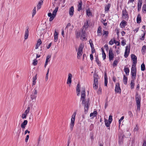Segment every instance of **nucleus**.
<instances>
[{
	"instance_id": "f257e3e1",
	"label": "nucleus",
	"mask_w": 146,
	"mask_h": 146,
	"mask_svg": "<svg viewBox=\"0 0 146 146\" xmlns=\"http://www.w3.org/2000/svg\"><path fill=\"white\" fill-rule=\"evenodd\" d=\"M85 89L84 87L82 88L81 92V99L82 101V104L83 105H84V112L85 113L87 112L90 104L89 103V99H88L86 101L85 98Z\"/></svg>"
},
{
	"instance_id": "f03ea898",
	"label": "nucleus",
	"mask_w": 146,
	"mask_h": 146,
	"mask_svg": "<svg viewBox=\"0 0 146 146\" xmlns=\"http://www.w3.org/2000/svg\"><path fill=\"white\" fill-rule=\"evenodd\" d=\"M76 114V112H74L72 114L71 119V122L70 123V127L71 130H72L75 123V117Z\"/></svg>"
},
{
	"instance_id": "7ed1b4c3",
	"label": "nucleus",
	"mask_w": 146,
	"mask_h": 146,
	"mask_svg": "<svg viewBox=\"0 0 146 146\" xmlns=\"http://www.w3.org/2000/svg\"><path fill=\"white\" fill-rule=\"evenodd\" d=\"M98 76L96 75H94V83L93 84V87L94 89H97L98 88V80L97 78Z\"/></svg>"
},
{
	"instance_id": "20e7f679",
	"label": "nucleus",
	"mask_w": 146,
	"mask_h": 146,
	"mask_svg": "<svg viewBox=\"0 0 146 146\" xmlns=\"http://www.w3.org/2000/svg\"><path fill=\"white\" fill-rule=\"evenodd\" d=\"M84 46L81 44L79 46L78 51L77 52V58L80 59V57L82 56L83 53V48Z\"/></svg>"
},
{
	"instance_id": "39448f33",
	"label": "nucleus",
	"mask_w": 146,
	"mask_h": 146,
	"mask_svg": "<svg viewBox=\"0 0 146 146\" xmlns=\"http://www.w3.org/2000/svg\"><path fill=\"white\" fill-rule=\"evenodd\" d=\"M131 59L133 60V64L132 65H136L137 63V57L134 54H131Z\"/></svg>"
},
{
	"instance_id": "423d86ee",
	"label": "nucleus",
	"mask_w": 146,
	"mask_h": 146,
	"mask_svg": "<svg viewBox=\"0 0 146 146\" xmlns=\"http://www.w3.org/2000/svg\"><path fill=\"white\" fill-rule=\"evenodd\" d=\"M122 15L123 18L125 19H127L128 18V15L126 9L123 10L122 12Z\"/></svg>"
},
{
	"instance_id": "0eeeda50",
	"label": "nucleus",
	"mask_w": 146,
	"mask_h": 146,
	"mask_svg": "<svg viewBox=\"0 0 146 146\" xmlns=\"http://www.w3.org/2000/svg\"><path fill=\"white\" fill-rule=\"evenodd\" d=\"M130 47L127 46L126 47L125 51L124 53V56L125 58H127L130 52Z\"/></svg>"
},
{
	"instance_id": "6e6552de",
	"label": "nucleus",
	"mask_w": 146,
	"mask_h": 146,
	"mask_svg": "<svg viewBox=\"0 0 146 146\" xmlns=\"http://www.w3.org/2000/svg\"><path fill=\"white\" fill-rule=\"evenodd\" d=\"M29 110L30 107H28L27 108V110H25L24 113L22 114V119H24L26 118L27 114L29 113Z\"/></svg>"
},
{
	"instance_id": "1a4fd4ad",
	"label": "nucleus",
	"mask_w": 146,
	"mask_h": 146,
	"mask_svg": "<svg viewBox=\"0 0 146 146\" xmlns=\"http://www.w3.org/2000/svg\"><path fill=\"white\" fill-rule=\"evenodd\" d=\"M86 29H83V28L82 29V30L81 32V39H83V40H85L86 39V33L85 31Z\"/></svg>"
},
{
	"instance_id": "9d476101",
	"label": "nucleus",
	"mask_w": 146,
	"mask_h": 146,
	"mask_svg": "<svg viewBox=\"0 0 146 146\" xmlns=\"http://www.w3.org/2000/svg\"><path fill=\"white\" fill-rule=\"evenodd\" d=\"M135 99L137 104H141V98L137 93L136 94Z\"/></svg>"
},
{
	"instance_id": "9b49d317",
	"label": "nucleus",
	"mask_w": 146,
	"mask_h": 146,
	"mask_svg": "<svg viewBox=\"0 0 146 146\" xmlns=\"http://www.w3.org/2000/svg\"><path fill=\"white\" fill-rule=\"evenodd\" d=\"M115 91L118 93H120L121 92V89L119 87V83H117L115 85Z\"/></svg>"
},
{
	"instance_id": "f8f14e48",
	"label": "nucleus",
	"mask_w": 146,
	"mask_h": 146,
	"mask_svg": "<svg viewBox=\"0 0 146 146\" xmlns=\"http://www.w3.org/2000/svg\"><path fill=\"white\" fill-rule=\"evenodd\" d=\"M72 75L71 74L69 73L68 74V78L67 80V84H71L72 83Z\"/></svg>"
},
{
	"instance_id": "ddd939ff",
	"label": "nucleus",
	"mask_w": 146,
	"mask_h": 146,
	"mask_svg": "<svg viewBox=\"0 0 146 146\" xmlns=\"http://www.w3.org/2000/svg\"><path fill=\"white\" fill-rule=\"evenodd\" d=\"M114 54L112 52V50L111 49H110L109 52V57L110 60L113 59L114 57Z\"/></svg>"
},
{
	"instance_id": "4468645a",
	"label": "nucleus",
	"mask_w": 146,
	"mask_h": 146,
	"mask_svg": "<svg viewBox=\"0 0 146 146\" xmlns=\"http://www.w3.org/2000/svg\"><path fill=\"white\" fill-rule=\"evenodd\" d=\"M74 8L73 6H71V7L70 8L69 11V15L71 17H72L74 13Z\"/></svg>"
},
{
	"instance_id": "2eb2a0df",
	"label": "nucleus",
	"mask_w": 146,
	"mask_h": 146,
	"mask_svg": "<svg viewBox=\"0 0 146 146\" xmlns=\"http://www.w3.org/2000/svg\"><path fill=\"white\" fill-rule=\"evenodd\" d=\"M51 57V55H48L47 56L44 66V67L45 68L46 67V66L48 64V62L50 61V60H49V59Z\"/></svg>"
},
{
	"instance_id": "dca6fc26",
	"label": "nucleus",
	"mask_w": 146,
	"mask_h": 146,
	"mask_svg": "<svg viewBox=\"0 0 146 146\" xmlns=\"http://www.w3.org/2000/svg\"><path fill=\"white\" fill-rule=\"evenodd\" d=\"M127 22L124 20H123L120 24L121 28H124L126 25Z\"/></svg>"
},
{
	"instance_id": "f3484780",
	"label": "nucleus",
	"mask_w": 146,
	"mask_h": 146,
	"mask_svg": "<svg viewBox=\"0 0 146 146\" xmlns=\"http://www.w3.org/2000/svg\"><path fill=\"white\" fill-rule=\"evenodd\" d=\"M135 65H132L131 68V73H136V68Z\"/></svg>"
},
{
	"instance_id": "a211bd4d",
	"label": "nucleus",
	"mask_w": 146,
	"mask_h": 146,
	"mask_svg": "<svg viewBox=\"0 0 146 146\" xmlns=\"http://www.w3.org/2000/svg\"><path fill=\"white\" fill-rule=\"evenodd\" d=\"M28 123V121L27 120H25L22 123L21 127L22 128H25V127L26 125H27Z\"/></svg>"
},
{
	"instance_id": "6ab92c4d",
	"label": "nucleus",
	"mask_w": 146,
	"mask_h": 146,
	"mask_svg": "<svg viewBox=\"0 0 146 146\" xmlns=\"http://www.w3.org/2000/svg\"><path fill=\"white\" fill-rule=\"evenodd\" d=\"M58 35V33L55 30L54 33V41L55 42H56L57 41Z\"/></svg>"
},
{
	"instance_id": "aec40b11",
	"label": "nucleus",
	"mask_w": 146,
	"mask_h": 146,
	"mask_svg": "<svg viewBox=\"0 0 146 146\" xmlns=\"http://www.w3.org/2000/svg\"><path fill=\"white\" fill-rule=\"evenodd\" d=\"M29 36V31L28 28H27L25 31L24 36V38L25 40H26L28 38Z\"/></svg>"
},
{
	"instance_id": "412c9836",
	"label": "nucleus",
	"mask_w": 146,
	"mask_h": 146,
	"mask_svg": "<svg viewBox=\"0 0 146 146\" xmlns=\"http://www.w3.org/2000/svg\"><path fill=\"white\" fill-rule=\"evenodd\" d=\"M43 1L42 0H40L37 5V8L38 9H40L41 7V5H42Z\"/></svg>"
},
{
	"instance_id": "4be33fe9",
	"label": "nucleus",
	"mask_w": 146,
	"mask_h": 146,
	"mask_svg": "<svg viewBox=\"0 0 146 146\" xmlns=\"http://www.w3.org/2000/svg\"><path fill=\"white\" fill-rule=\"evenodd\" d=\"M142 2L141 1H139L138 3L137 9L138 11L139 10L141 7Z\"/></svg>"
},
{
	"instance_id": "5701e85b",
	"label": "nucleus",
	"mask_w": 146,
	"mask_h": 146,
	"mask_svg": "<svg viewBox=\"0 0 146 146\" xmlns=\"http://www.w3.org/2000/svg\"><path fill=\"white\" fill-rule=\"evenodd\" d=\"M104 122L105 124V125L107 127H108L110 126V123L111 122H110L107 119H104Z\"/></svg>"
},
{
	"instance_id": "b1692460",
	"label": "nucleus",
	"mask_w": 146,
	"mask_h": 146,
	"mask_svg": "<svg viewBox=\"0 0 146 146\" xmlns=\"http://www.w3.org/2000/svg\"><path fill=\"white\" fill-rule=\"evenodd\" d=\"M97 33L98 36H101L102 35L101 28L100 27H99L98 28Z\"/></svg>"
},
{
	"instance_id": "393cba45",
	"label": "nucleus",
	"mask_w": 146,
	"mask_h": 146,
	"mask_svg": "<svg viewBox=\"0 0 146 146\" xmlns=\"http://www.w3.org/2000/svg\"><path fill=\"white\" fill-rule=\"evenodd\" d=\"M141 22V18L139 14H138L137 18V23H139Z\"/></svg>"
},
{
	"instance_id": "a878e982",
	"label": "nucleus",
	"mask_w": 146,
	"mask_h": 146,
	"mask_svg": "<svg viewBox=\"0 0 146 146\" xmlns=\"http://www.w3.org/2000/svg\"><path fill=\"white\" fill-rule=\"evenodd\" d=\"M88 21L87 20H86V22L84 23V24L83 26V28L85 29H86L88 27Z\"/></svg>"
},
{
	"instance_id": "bb28decb",
	"label": "nucleus",
	"mask_w": 146,
	"mask_h": 146,
	"mask_svg": "<svg viewBox=\"0 0 146 146\" xmlns=\"http://www.w3.org/2000/svg\"><path fill=\"white\" fill-rule=\"evenodd\" d=\"M37 79L36 75L34 76L33 78L32 85H34L36 84V80Z\"/></svg>"
},
{
	"instance_id": "cd10ccee",
	"label": "nucleus",
	"mask_w": 146,
	"mask_h": 146,
	"mask_svg": "<svg viewBox=\"0 0 146 146\" xmlns=\"http://www.w3.org/2000/svg\"><path fill=\"white\" fill-rule=\"evenodd\" d=\"M97 112L96 111H94L93 113H91L90 114V116L92 117H94L95 116H96L97 115Z\"/></svg>"
},
{
	"instance_id": "c85d7f7f",
	"label": "nucleus",
	"mask_w": 146,
	"mask_h": 146,
	"mask_svg": "<svg viewBox=\"0 0 146 146\" xmlns=\"http://www.w3.org/2000/svg\"><path fill=\"white\" fill-rule=\"evenodd\" d=\"M127 77H126L125 75L123 76V82L125 84H126L127 83Z\"/></svg>"
},
{
	"instance_id": "c756f323",
	"label": "nucleus",
	"mask_w": 146,
	"mask_h": 146,
	"mask_svg": "<svg viewBox=\"0 0 146 146\" xmlns=\"http://www.w3.org/2000/svg\"><path fill=\"white\" fill-rule=\"evenodd\" d=\"M134 80H132L131 81L130 85L131 88V89H133L134 88V86L135 85Z\"/></svg>"
},
{
	"instance_id": "7c9ffc66",
	"label": "nucleus",
	"mask_w": 146,
	"mask_h": 146,
	"mask_svg": "<svg viewBox=\"0 0 146 146\" xmlns=\"http://www.w3.org/2000/svg\"><path fill=\"white\" fill-rule=\"evenodd\" d=\"M58 7L55 8V9L54 10L52 13V15L55 16L56 15V13L58 11Z\"/></svg>"
},
{
	"instance_id": "2f4dec72",
	"label": "nucleus",
	"mask_w": 146,
	"mask_h": 146,
	"mask_svg": "<svg viewBox=\"0 0 146 146\" xmlns=\"http://www.w3.org/2000/svg\"><path fill=\"white\" fill-rule=\"evenodd\" d=\"M124 71L125 74L127 75H129V70L128 68H125L124 69Z\"/></svg>"
},
{
	"instance_id": "473e14b6",
	"label": "nucleus",
	"mask_w": 146,
	"mask_h": 146,
	"mask_svg": "<svg viewBox=\"0 0 146 146\" xmlns=\"http://www.w3.org/2000/svg\"><path fill=\"white\" fill-rule=\"evenodd\" d=\"M132 79L133 80H135L136 76V73H131Z\"/></svg>"
},
{
	"instance_id": "72a5a7b5",
	"label": "nucleus",
	"mask_w": 146,
	"mask_h": 146,
	"mask_svg": "<svg viewBox=\"0 0 146 146\" xmlns=\"http://www.w3.org/2000/svg\"><path fill=\"white\" fill-rule=\"evenodd\" d=\"M86 11L87 15L88 16H90L92 15V13L89 9L86 10Z\"/></svg>"
},
{
	"instance_id": "f704fd0d",
	"label": "nucleus",
	"mask_w": 146,
	"mask_h": 146,
	"mask_svg": "<svg viewBox=\"0 0 146 146\" xmlns=\"http://www.w3.org/2000/svg\"><path fill=\"white\" fill-rule=\"evenodd\" d=\"M108 33L109 32L108 31L103 30L102 35L103 36L105 35V36H108Z\"/></svg>"
},
{
	"instance_id": "c9c22d12",
	"label": "nucleus",
	"mask_w": 146,
	"mask_h": 146,
	"mask_svg": "<svg viewBox=\"0 0 146 146\" xmlns=\"http://www.w3.org/2000/svg\"><path fill=\"white\" fill-rule=\"evenodd\" d=\"M105 81H104V84H105V86H107V84H108V81L107 80V78L106 75L105 74Z\"/></svg>"
},
{
	"instance_id": "e433bc0d",
	"label": "nucleus",
	"mask_w": 146,
	"mask_h": 146,
	"mask_svg": "<svg viewBox=\"0 0 146 146\" xmlns=\"http://www.w3.org/2000/svg\"><path fill=\"white\" fill-rule=\"evenodd\" d=\"M145 65L144 63H143L141 65V70L142 71H144L145 70Z\"/></svg>"
},
{
	"instance_id": "4c0bfd02",
	"label": "nucleus",
	"mask_w": 146,
	"mask_h": 146,
	"mask_svg": "<svg viewBox=\"0 0 146 146\" xmlns=\"http://www.w3.org/2000/svg\"><path fill=\"white\" fill-rule=\"evenodd\" d=\"M118 62V61L117 60H114L113 63V67H115L117 66V65Z\"/></svg>"
},
{
	"instance_id": "58836bf2",
	"label": "nucleus",
	"mask_w": 146,
	"mask_h": 146,
	"mask_svg": "<svg viewBox=\"0 0 146 146\" xmlns=\"http://www.w3.org/2000/svg\"><path fill=\"white\" fill-rule=\"evenodd\" d=\"M110 7V4H108L105 7V11H109V9Z\"/></svg>"
},
{
	"instance_id": "ea45409f",
	"label": "nucleus",
	"mask_w": 146,
	"mask_h": 146,
	"mask_svg": "<svg viewBox=\"0 0 146 146\" xmlns=\"http://www.w3.org/2000/svg\"><path fill=\"white\" fill-rule=\"evenodd\" d=\"M89 42L90 44V45L91 47V48L92 49V48H94V45L92 43V41L90 39L89 40Z\"/></svg>"
},
{
	"instance_id": "a19ab883",
	"label": "nucleus",
	"mask_w": 146,
	"mask_h": 146,
	"mask_svg": "<svg viewBox=\"0 0 146 146\" xmlns=\"http://www.w3.org/2000/svg\"><path fill=\"white\" fill-rule=\"evenodd\" d=\"M82 9V2L79 3L78 5V10L80 11Z\"/></svg>"
},
{
	"instance_id": "79ce46f5",
	"label": "nucleus",
	"mask_w": 146,
	"mask_h": 146,
	"mask_svg": "<svg viewBox=\"0 0 146 146\" xmlns=\"http://www.w3.org/2000/svg\"><path fill=\"white\" fill-rule=\"evenodd\" d=\"M32 94L35 95H36L37 94V90L35 88L33 91L32 92Z\"/></svg>"
},
{
	"instance_id": "37998d69",
	"label": "nucleus",
	"mask_w": 146,
	"mask_h": 146,
	"mask_svg": "<svg viewBox=\"0 0 146 146\" xmlns=\"http://www.w3.org/2000/svg\"><path fill=\"white\" fill-rule=\"evenodd\" d=\"M31 100H33L34 99H35L36 98V96H35V95L32 94L31 95Z\"/></svg>"
},
{
	"instance_id": "c03bdc74",
	"label": "nucleus",
	"mask_w": 146,
	"mask_h": 146,
	"mask_svg": "<svg viewBox=\"0 0 146 146\" xmlns=\"http://www.w3.org/2000/svg\"><path fill=\"white\" fill-rule=\"evenodd\" d=\"M138 129H139V127L137 126V125H136L135 127L134 128V129L133 131L135 132H136V131H138Z\"/></svg>"
},
{
	"instance_id": "a18cd8bd",
	"label": "nucleus",
	"mask_w": 146,
	"mask_h": 146,
	"mask_svg": "<svg viewBox=\"0 0 146 146\" xmlns=\"http://www.w3.org/2000/svg\"><path fill=\"white\" fill-rule=\"evenodd\" d=\"M76 37L77 38H79L81 36V33L79 32H76Z\"/></svg>"
},
{
	"instance_id": "49530a36",
	"label": "nucleus",
	"mask_w": 146,
	"mask_h": 146,
	"mask_svg": "<svg viewBox=\"0 0 146 146\" xmlns=\"http://www.w3.org/2000/svg\"><path fill=\"white\" fill-rule=\"evenodd\" d=\"M37 63V60L36 59H35L33 61V64L35 66L36 65Z\"/></svg>"
},
{
	"instance_id": "de8ad7c7",
	"label": "nucleus",
	"mask_w": 146,
	"mask_h": 146,
	"mask_svg": "<svg viewBox=\"0 0 146 146\" xmlns=\"http://www.w3.org/2000/svg\"><path fill=\"white\" fill-rule=\"evenodd\" d=\"M143 12H144L145 13H146V5H143Z\"/></svg>"
},
{
	"instance_id": "09e8293b",
	"label": "nucleus",
	"mask_w": 146,
	"mask_h": 146,
	"mask_svg": "<svg viewBox=\"0 0 146 146\" xmlns=\"http://www.w3.org/2000/svg\"><path fill=\"white\" fill-rule=\"evenodd\" d=\"M42 43V41L40 39H39L37 41L36 44L40 45Z\"/></svg>"
},
{
	"instance_id": "8fccbe9b",
	"label": "nucleus",
	"mask_w": 146,
	"mask_h": 146,
	"mask_svg": "<svg viewBox=\"0 0 146 146\" xmlns=\"http://www.w3.org/2000/svg\"><path fill=\"white\" fill-rule=\"evenodd\" d=\"M76 91H80V86L79 84H78L77 85Z\"/></svg>"
},
{
	"instance_id": "3c124183",
	"label": "nucleus",
	"mask_w": 146,
	"mask_h": 146,
	"mask_svg": "<svg viewBox=\"0 0 146 146\" xmlns=\"http://www.w3.org/2000/svg\"><path fill=\"white\" fill-rule=\"evenodd\" d=\"M110 122H111L112 120V116L111 115H110L109 116V119L108 120Z\"/></svg>"
},
{
	"instance_id": "603ef678",
	"label": "nucleus",
	"mask_w": 146,
	"mask_h": 146,
	"mask_svg": "<svg viewBox=\"0 0 146 146\" xmlns=\"http://www.w3.org/2000/svg\"><path fill=\"white\" fill-rule=\"evenodd\" d=\"M55 17V16H54L52 15V16H51V17H50V19H49V21H52Z\"/></svg>"
},
{
	"instance_id": "864d4df0",
	"label": "nucleus",
	"mask_w": 146,
	"mask_h": 146,
	"mask_svg": "<svg viewBox=\"0 0 146 146\" xmlns=\"http://www.w3.org/2000/svg\"><path fill=\"white\" fill-rule=\"evenodd\" d=\"M124 118V116H122V117H121V118L119 120V125H120L121 124V122L123 119Z\"/></svg>"
},
{
	"instance_id": "5fc2aeb1",
	"label": "nucleus",
	"mask_w": 146,
	"mask_h": 146,
	"mask_svg": "<svg viewBox=\"0 0 146 146\" xmlns=\"http://www.w3.org/2000/svg\"><path fill=\"white\" fill-rule=\"evenodd\" d=\"M96 61L97 64L99 66H100V65L101 62L99 61V60L97 58H96Z\"/></svg>"
},
{
	"instance_id": "6e6d98bb",
	"label": "nucleus",
	"mask_w": 146,
	"mask_h": 146,
	"mask_svg": "<svg viewBox=\"0 0 146 146\" xmlns=\"http://www.w3.org/2000/svg\"><path fill=\"white\" fill-rule=\"evenodd\" d=\"M36 7H35L34 9H33V16L35 15L36 13Z\"/></svg>"
},
{
	"instance_id": "4d7b16f0",
	"label": "nucleus",
	"mask_w": 146,
	"mask_h": 146,
	"mask_svg": "<svg viewBox=\"0 0 146 146\" xmlns=\"http://www.w3.org/2000/svg\"><path fill=\"white\" fill-rule=\"evenodd\" d=\"M140 105L141 104H137V109L138 110H140Z\"/></svg>"
},
{
	"instance_id": "13d9d810",
	"label": "nucleus",
	"mask_w": 146,
	"mask_h": 146,
	"mask_svg": "<svg viewBox=\"0 0 146 146\" xmlns=\"http://www.w3.org/2000/svg\"><path fill=\"white\" fill-rule=\"evenodd\" d=\"M134 1V0H129L127 3L129 5L130 3H132L133 4Z\"/></svg>"
},
{
	"instance_id": "bf43d9fd",
	"label": "nucleus",
	"mask_w": 146,
	"mask_h": 146,
	"mask_svg": "<svg viewBox=\"0 0 146 146\" xmlns=\"http://www.w3.org/2000/svg\"><path fill=\"white\" fill-rule=\"evenodd\" d=\"M142 50H143V52H144V51L146 50V46L145 45L143 46L142 47Z\"/></svg>"
},
{
	"instance_id": "052dcab7",
	"label": "nucleus",
	"mask_w": 146,
	"mask_h": 146,
	"mask_svg": "<svg viewBox=\"0 0 146 146\" xmlns=\"http://www.w3.org/2000/svg\"><path fill=\"white\" fill-rule=\"evenodd\" d=\"M102 57L103 58V60L105 59H106V54L105 53H104V54H102Z\"/></svg>"
},
{
	"instance_id": "680f3d73",
	"label": "nucleus",
	"mask_w": 146,
	"mask_h": 146,
	"mask_svg": "<svg viewBox=\"0 0 146 146\" xmlns=\"http://www.w3.org/2000/svg\"><path fill=\"white\" fill-rule=\"evenodd\" d=\"M29 135H27V136L26 137V138H25V141L26 142H27V141L29 139Z\"/></svg>"
},
{
	"instance_id": "e2e57ef3",
	"label": "nucleus",
	"mask_w": 146,
	"mask_h": 146,
	"mask_svg": "<svg viewBox=\"0 0 146 146\" xmlns=\"http://www.w3.org/2000/svg\"><path fill=\"white\" fill-rule=\"evenodd\" d=\"M121 43L123 46H124L125 44V41H124V40H123L121 41Z\"/></svg>"
},
{
	"instance_id": "0e129e2a",
	"label": "nucleus",
	"mask_w": 146,
	"mask_h": 146,
	"mask_svg": "<svg viewBox=\"0 0 146 146\" xmlns=\"http://www.w3.org/2000/svg\"><path fill=\"white\" fill-rule=\"evenodd\" d=\"M104 47L106 48V49L107 50L108 49V46L107 44H105L104 46Z\"/></svg>"
},
{
	"instance_id": "69168bd1",
	"label": "nucleus",
	"mask_w": 146,
	"mask_h": 146,
	"mask_svg": "<svg viewBox=\"0 0 146 146\" xmlns=\"http://www.w3.org/2000/svg\"><path fill=\"white\" fill-rule=\"evenodd\" d=\"M113 43V41L112 40H110L109 42V44L111 45H112Z\"/></svg>"
},
{
	"instance_id": "338daca9",
	"label": "nucleus",
	"mask_w": 146,
	"mask_h": 146,
	"mask_svg": "<svg viewBox=\"0 0 146 146\" xmlns=\"http://www.w3.org/2000/svg\"><path fill=\"white\" fill-rule=\"evenodd\" d=\"M90 58L91 60H92L93 59V56L92 54H91L90 55Z\"/></svg>"
},
{
	"instance_id": "774afa93",
	"label": "nucleus",
	"mask_w": 146,
	"mask_h": 146,
	"mask_svg": "<svg viewBox=\"0 0 146 146\" xmlns=\"http://www.w3.org/2000/svg\"><path fill=\"white\" fill-rule=\"evenodd\" d=\"M30 131H28V130H25L24 132V134L25 135H26L27 133H30Z\"/></svg>"
}]
</instances>
